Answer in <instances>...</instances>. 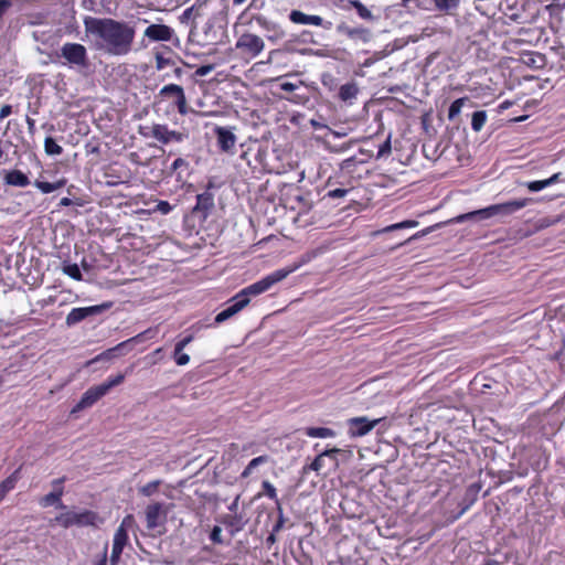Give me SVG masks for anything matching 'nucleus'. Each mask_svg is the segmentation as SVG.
Masks as SVG:
<instances>
[{"label": "nucleus", "instance_id": "56", "mask_svg": "<svg viewBox=\"0 0 565 565\" xmlns=\"http://www.w3.org/2000/svg\"><path fill=\"white\" fill-rule=\"evenodd\" d=\"M189 167V163L186 160H184L183 158H177L172 164H171V170L172 171H178L179 169L181 168H184L186 169Z\"/></svg>", "mask_w": 565, "mask_h": 565}, {"label": "nucleus", "instance_id": "5", "mask_svg": "<svg viewBox=\"0 0 565 565\" xmlns=\"http://www.w3.org/2000/svg\"><path fill=\"white\" fill-rule=\"evenodd\" d=\"M53 522L68 529L71 526H97L102 522L98 513L92 510H83L81 512L68 511L56 515Z\"/></svg>", "mask_w": 565, "mask_h": 565}, {"label": "nucleus", "instance_id": "59", "mask_svg": "<svg viewBox=\"0 0 565 565\" xmlns=\"http://www.w3.org/2000/svg\"><path fill=\"white\" fill-rule=\"evenodd\" d=\"M12 7L11 0H0V19L8 12V10Z\"/></svg>", "mask_w": 565, "mask_h": 565}, {"label": "nucleus", "instance_id": "4", "mask_svg": "<svg viewBox=\"0 0 565 565\" xmlns=\"http://www.w3.org/2000/svg\"><path fill=\"white\" fill-rule=\"evenodd\" d=\"M56 56L63 58V64L71 67L87 68L89 66L87 49L81 43H64L56 52Z\"/></svg>", "mask_w": 565, "mask_h": 565}, {"label": "nucleus", "instance_id": "3", "mask_svg": "<svg viewBox=\"0 0 565 565\" xmlns=\"http://www.w3.org/2000/svg\"><path fill=\"white\" fill-rule=\"evenodd\" d=\"M298 266H292L289 268H280L277 269L267 276L263 277L260 280L243 288L236 295L241 300L246 301V307L250 302L252 297H256L269 290L275 284L284 280L288 275L295 271Z\"/></svg>", "mask_w": 565, "mask_h": 565}, {"label": "nucleus", "instance_id": "54", "mask_svg": "<svg viewBox=\"0 0 565 565\" xmlns=\"http://www.w3.org/2000/svg\"><path fill=\"white\" fill-rule=\"evenodd\" d=\"M348 192H349V189L337 188L333 190H329L326 196L331 198V199H339V198H343Z\"/></svg>", "mask_w": 565, "mask_h": 565}, {"label": "nucleus", "instance_id": "30", "mask_svg": "<svg viewBox=\"0 0 565 565\" xmlns=\"http://www.w3.org/2000/svg\"><path fill=\"white\" fill-rule=\"evenodd\" d=\"M305 435L311 438H331L335 436V431L328 427H307Z\"/></svg>", "mask_w": 565, "mask_h": 565}, {"label": "nucleus", "instance_id": "11", "mask_svg": "<svg viewBox=\"0 0 565 565\" xmlns=\"http://www.w3.org/2000/svg\"><path fill=\"white\" fill-rule=\"evenodd\" d=\"M174 31L166 24H150L146 28L143 36L152 42H169L172 40Z\"/></svg>", "mask_w": 565, "mask_h": 565}, {"label": "nucleus", "instance_id": "1", "mask_svg": "<svg viewBox=\"0 0 565 565\" xmlns=\"http://www.w3.org/2000/svg\"><path fill=\"white\" fill-rule=\"evenodd\" d=\"M85 31L96 36L98 47L105 50L111 55L128 54L135 41L136 30L124 21L111 18H84Z\"/></svg>", "mask_w": 565, "mask_h": 565}, {"label": "nucleus", "instance_id": "29", "mask_svg": "<svg viewBox=\"0 0 565 565\" xmlns=\"http://www.w3.org/2000/svg\"><path fill=\"white\" fill-rule=\"evenodd\" d=\"M358 93V85L354 82H350L340 86L338 96L342 102H348L355 98Z\"/></svg>", "mask_w": 565, "mask_h": 565}, {"label": "nucleus", "instance_id": "22", "mask_svg": "<svg viewBox=\"0 0 565 565\" xmlns=\"http://www.w3.org/2000/svg\"><path fill=\"white\" fill-rule=\"evenodd\" d=\"M132 521H134V516L130 514L124 518L121 524L119 525V527L116 530V532L114 534V540H113L114 546H118L124 550V547L128 543V531H127L126 526L128 524H130Z\"/></svg>", "mask_w": 565, "mask_h": 565}, {"label": "nucleus", "instance_id": "43", "mask_svg": "<svg viewBox=\"0 0 565 565\" xmlns=\"http://www.w3.org/2000/svg\"><path fill=\"white\" fill-rule=\"evenodd\" d=\"M210 540L213 544H218V545L224 544L221 526H218V525L213 526V529L210 532Z\"/></svg>", "mask_w": 565, "mask_h": 565}, {"label": "nucleus", "instance_id": "23", "mask_svg": "<svg viewBox=\"0 0 565 565\" xmlns=\"http://www.w3.org/2000/svg\"><path fill=\"white\" fill-rule=\"evenodd\" d=\"M531 202V199L513 200L504 203L497 204V215H509L512 214Z\"/></svg>", "mask_w": 565, "mask_h": 565}, {"label": "nucleus", "instance_id": "58", "mask_svg": "<svg viewBox=\"0 0 565 565\" xmlns=\"http://www.w3.org/2000/svg\"><path fill=\"white\" fill-rule=\"evenodd\" d=\"M301 82L298 83H291V82H282L279 86L282 90L291 93L299 88Z\"/></svg>", "mask_w": 565, "mask_h": 565}, {"label": "nucleus", "instance_id": "8", "mask_svg": "<svg viewBox=\"0 0 565 565\" xmlns=\"http://www.w3.org/2000/svg\"><path fill=\"white\" fill-rule=\"evenodd\" d=\"M168 510L164 503L154 502L148 504L145 511L147 529L154 530L163 525L167 520Z\"/></svg>", "mask_w": 565, "mask_h": 565}, {"label": "nucleus", "instance_id": "57", "mask_svg": "<svg viewBox=\"0 0 565 565\" xmlns=\"http://www.w3.org/2000/svg\"><path fill=\"white\" fill-rule=\"evenodd\" d=\"M122 551H124L122 548L113 545L111 555H110L111 565H116L118 563Z\"/></svg>", "mask_w": 565, "mask_h": 565}, {"label": "nucleus", "instance_id": "33", "mask_svg": "<svg viewBox=\"0 0 565 565\" xmlns=\"http://www.w3.org/2000/svg\"><path fill=\"white\" fill-rule=\"evenodd\" d=\"M338 31L347 34L351 39H365V36L369 34V31L364 28H349L345 24L338 25Z\"/></svg>", "mask_w": 565, "mask_h": 565}, {"label": "nucleus", "instance_id": "32", "mask_svg": "<svg viewBox=\"0 0 565 565\" xmlns=\"http://www.w3.org/2000/svg\"><path fill=\"white\" fill-rule=\"evenodd\" d=\"M34 185L42 192V193H52L65 185V180H58L56 182H46V181H40L36 180L34 182Z\"/></svg>", "mask_w": 565, "mask_h": 565}, {"label": "nucleus", "instance_id": "25", "mask_svg": "<svg viewBox=\"0 0 565 565\" xmlns=\"http://www.w3.org/2000/svg\"><path fill=\"white\" fill-rule=\"evenodd\" d=\"M494 215V205H489L484 209L472 211L456 217L457 223H462L468 220H486Z\"/></svg>", "mask_w": 565, "mask_h": 565}, {"label": "nucleus", "instance_id": "63", "mask_svg": "<svg viewBox=\"0 0 565 565\" xmlns=\"http://www.w3.org/2000/svg\"><path fill=\"white\" fill-rule=\"evenodd\" d=\"M559 177H561V173H559V172H557V173H554V174H553L552 177H550L548 179H546V180H547V182H548V186H550V185H552V184H554V183H556V182H558Z\"/></svg>", "mask_w": 565, "mask_h": 565}, {"label": "nucleus", "instance_id": "6", "mask_svg": "<svg viewBox=\"0 0 565 565\" xmlns=\"http://www.w3.org/2000/svg\"><path fill=\"white\" fill-rule=\"evenodd\" d=\"M160 102H164L172 110L185 116L189 113V106L184 89L178 84L164 85L158 94Z\"/></svg>", "mask_w": 565, "mask_h": 565}, {"label": "nucleus", "instance_id": "53", "mask_svg": "<svg viewBox=\"0 0 565 565\" xmlns=\"http://www.w3.org/2000/svg\"><path fill=\"white\" fill-rule=\"evenodd\" d=\"M172 61L162 56L161 54H157L156 56V68L158 71L163 70L166 66L170 65Z\"/></svg>", "mask_w": 565, "mask_h": 565}, {"label": "nucleus", "instance_id": "31", "mask_svg": "<svg viewBox=\"0 0 565 565\" xmlns=\"http://www.w3.org/2000/svg\"><path fill=\"white\" fill-rule=\"evenodd\" d=\"M269 460V457L267 455L258 456L256 458H253L248 465L245 467V469L241 473L242 479H247L252 473L253 470L264 463H267Z\"/></svg>", "mask_w": 565, "mask_h": 565}, {"label": "nucleus", "instance_id": "61", "mask_svg": "<svg viewBox=\"0 0 565 565\" xmlns=\"http://www.w3.org/2000/svg\"><path fill=\"white\" fill-rule=\"evenodd\" d=\"M66 481V477H61L58 479H55L52 481V487H53V490H56V489H63L64 490V482Z\"/></svg>", "mask_w": 565, "mask_h": 565}, {"label": "nucleus", "instance_id": "49", "mask_svg": "<svg viewBox=\"0 0 565 565\" xmlns=\"http://www.w3.org/2000/svg\"><path fill=\"white\" fill-rule=\"evenodd\" d=\"M173 210V206L168 201H159L154 207L156 212H159L163 215L169 214Z\"/></svg>", "mask_w": 565, "mask_h": 565}, {"label": "nucleus", "instance_id": "9", "mask_svg": "<svg viewBox=\"0 0 565 565\" xmlns=\"http://www.w3.org/2000/svg\"><path fill=\"white\" fill-rule=\"evenodd\" d=\"M385 418L370 420L367 417H352L348 420L349 434L352 437H362L367 435L376 425Z\"/></svg>", "mask_w": 565, "mask_h": 565}, {"label": "nucleus", "instance_id": "44", "mask_svg": "<svg viewBox=\"0 0 565 565\" xmlns=\"http://www.w3.org/2000/svg\"><path fill=\"white\" fill-rule=\"evenodd\" d=\"M173 359H174L175 364L179 366L186 365L190 362L189 354L184 353L183 351H179V353H178L177 348H174V351H173Z\"/></svg>", "mask_w": 565, "mask_h": 565}, {"label": "nucleus", "instance_id": "16", "mask_svg": "<svg viewBox=\"0 0 565 565\" xmlns=\"http://www.w3.org/2000/svg\"><path fill=\"white\" fill-rule=\"evenodd\" d=\"M218 521L221 524L225 526V529L228 531L232 537L235 536L238 532H241L246 524V521L244 520L243 515L237 513L224 514L220 518Z\"/></svg>", "mask_w": 565, "mask_h": 565}, {"label": "nucleus", "instance_id": "27", "mask_svg": "<svg viewBox=\"0 0 565 565\" xmlns=\"http://www.w3.org/2000/svg\"><path fill=\"white\" fill-rule=\"evenodd\" d=\"M63 489H56L51 491L50 493L43 495L39 503L42 508H47L51 505H56L58 508L64 509L65 505L62 503Z\"/></svg>", "mask_w": 565, "mask_h": 565}, {"label": "nucleus", "instance_id": "50", "mask_svg": "<svg viewBox=\"0 0 565 565\" xmlns=\"http://www.w3.org/2000/svg\"><path fill=\"white\" fill-rule=\"evenodd\" d=\"M510 107H518V108H520V109H521V108H523V106H522V105H520V104L518 103V100H514V102L504 100V102H502V103L498 106V108H497V113H499L500 115H502V114H503V111H504L505 109L510 108Z\"/></svg>", "mask_w": 565, "mask_h": 565}, {"label": "nucleus", "instance_id": "26", "mask_svg": "<svg viewBox=\"0 0 565 565\" xmlns=\"http://www.w3.org/2000/svg\"><path fill=\"white\" fill-rule=\"evenodd\" d=\"M4 183L8 185L24 188L30 184V180L21 170L13 169L6 173Z\"/></svg>", "mask_w": 565, "mask_h": 565}, {"label": "nucleus", "instance_id": "17", "mask_svg": "<svg viewBox=\"0 0 565 565\" xmlns=\"http://www.w3.org/2000/svg\"><path fill=\"white\" fill-rule=\"evenodd\" d=\"M214 207V196L211 192L205 191L196 195V204L193 207L194 214H201L203 218L207 216L211 210Z\"/></svg>", "mask_w": 565, "mask_h": 565}, {"label": "nucleus", "instance_id": "48", "mask_svg": "<svg viewBox=\"0 0 565 565\" xmlns=\"http://www.w3.org/2000/svg\"><path fill=\"white\" fill-rule=\"evenodd\" d=\"M277 511H278V520L276 521L275 525L273 526L274 533H278L285 524L281 503H278Z\"/></svg>", "mask_w": 565, "mask_h": 565}, {"label": "nucleus", "instance_id": "24", "mask_svg": "<svg viewBox=\"0 0 565 565\" xmlns=\"http://www.w3.org/2000/svg\"><path fill=\"white\" fill-rule=\"evenodd\" d=\"M521 63L535 70L543 68L546 64L545 55L539 52H525L521 55Z\"/></svg>", "mask_w": 565, "mask_h": 565}, {"label": "nucleus", "instance_id": "37", "mask_svg": "<svg viewBox=\"0 0 565 565\" xmlns=\"http://www.w3.org/2000/svg\"><path fill=\"white\" fill-rule=\"evenodd\" d=\"M263 492L258 493V497L266 495L269 499L274 500L276 502V508L278 507V503H280V500L277 497L276 488L267 480H264L262 483Z\"/></svg>", "mask_w": 565, "mask_h": 565}, {"label": "nucleus", "instance_id": "52", "mask_svg": "<svg viewBox=\"0 0 565 565\" xmlns=\"http://www.w3.org/2000/svg\"><path fill=\"white\" fill-rule=\"evenodd\" d=\"M213 70H214L213 64L201 65L195 70L194 76H198V77L205 76V75L210 74Z\"/></svg>", "mask_w": 565, "mask_h": 565}, {"label": "nucleus", "instance_id": "41", "mask_svg": "<svg viewBox=\"0 0 565 565\" xmlns=\"http://www.w3.org/2000/svg\"><path fill=\"white\" fill-rule=\"evenodd\" d=\"M63 273L75 280H82L83 276L77 264H66L63 266Z\"/></svg>", "mask_w": 565, "mask_h": 565}, {"label": "nucleus", "instance_id": "47", "mask_svg": "<svg viewBox=\"0 0 565 565\" xmlns=\"http://www.w3.org/2000/svg\"><path fill=\"white\" fill-rule=\"evenodd\" d=\"M391 151H392L391 138L387 137L386 140L382 145L379 146L377 158L388 156L391 153Z\"/></svg>", "mask_w": 565, "mask_h": 565}, {"label": "nucleus", "instance_id": "40", "mask_svg": "<svg viewBox=\"0 0 565 565\" xmlns=\"http://www.w3.org/2000/svg\"><path fill=\"white\" fill-rule=\"evenodd\" d=\"M160 484L161 480L150 481L139 489V493L142 494L143 497H151L158 491Z\"/></svg>", "mask_w": 565, "mask_h": 565}, {"label": "nucleus", "instance_id": "13", "mask_svg": "<svg viewBox=\"0 0 565 565\" xmlns=\"http://www.w3.org/2000/svg\"><path fill=\"white\" fill-rule=\"evenodd\" d=\"M103 306L73 308L66 316V324L74 326L90 316L100 313L103 311Z\"/></svg>", "mask_w": 565, "mask_h": 565}, {"label": "nucleus", "instance_id": "46", "mask_svg": "<svg viewBox=\"0 0 565 565\" xmlns=\"http://www.w3.org/2000/svg\"><path fill=\"white\" fill-rule=\"evenodd\" d=\"M527 189L531 191V192H537V191H541L545 188L548 186V182L547 180H536V181H531L526 184Z\"/></svg>", "mask_w": 565, "mask_h": 565}, {"label": "nucleus", "instance_id": "51", "mask_svg": "<svg viewBox=\"0 0 565 565\" xmlns=\"http://www.w3.org/2000/svg\"><path fill=\"white\" fill-rule=\"evenodd\" d=\"M478 490H479V488H476L475 486H471L467 489L465 500L469 499V503L465 508H462L461 513H463L468 509V507L475 501V497H476Z\"/></svg>", "mask_w": 565, "mask_h": 565}, {"label": "nucleus", "instance_id": "18", "mask_svg": "<svg viewBox=\"0 0 565 565\" xmlns=\"http://www.w3.org/2000/svg\"><path fill=\"white\" fill-rule=\"evenodd\" d=\"M340 450L338 448H332V449H327V450H323L322 452H320L313 460L311 463L309 465H305L302 467V473L303 475H307L309 473L310 471H315L317 473H320V471L322 470V468L324 467V457H331L333 459H335V455L339 452Z\"/></svg>", "mask_w": 565, "mask_h": 565}, {"label": "nucleus", "instance_id": "12", "mask_svg": "<svg viewBox=\"0 0 565 565\" xmlns=\"http://www.w3.org/2000/svg\"><path fill=\"white\" fill-rule=\"evenodd\" d=\"M499 10L502 12L504 23L510 21H520L523 18V6L520 0H501Z\"/></svg>", "mask_w": 565, "mask_h": 565}, {"label": "nucleus", "instance_id": "64", "mask_svg": "<svg viewBox=\"0 0 565 565\" xmlns=\"http://www.w3.org/2000/svg\"><path fill=\"white\" fill-rule=\"evenodd\" d=\"M276 542V533L271 531V533L266 539V544L268 546L273 545Z\"/></svg>", "mask_w": 565, "mask_h": 565}, {"label": "nucleus", "instance_id": "62", "mask_svg": "<svg viewBox=\"0 0 565 565\" xmlns=\"http://www.w3.org/2000/svg\"><path fill=\"white\" fill-rule=\"evenodd\" d=\"M107 545L104 547L103 555L100 559L96 563V565H107Z\"/></svg>", "mask_w": 565, "mask_h": 565}, {"label": "nucleus", "instance_id": "10", "mask_svg": "<svg viewBox=\"0 0 565 565\" xmlns=\"http://www.w3.org/2000/svg\"><path fill=\"white\" fill-rule=\"evenodd\" d=\"M151 137L163 145L182 142L186 136L182 132L170 130L167 125L156 124L151 128Z\"/></svg>", "mask_w": 565, "mask_h": 565}, {"label": "nucleus", "instance_id": "45", "mask_svg": "<svg viewBox=\"0 0 565 565\" xmlns=\"http://www.w3.org/2000/svg\"><path fill=\"white\" fill-rule=\"evenodd\" d=\"M435 3L439 10H450L458 7L459 0H435Z\"/></svg>", "mask_w": 565, "mask_h": 565}, {"label": "nucleus", "instance_id": "2", "mask_svg": "<svg viewBox=\"0 0 565 565\" xmlns=\"http://www.w3.org/2000/svg\"><path fill=\"white\" fill-rule=\"evenodd\" d=\"M127 373H128V371L125 373H118L116 375H111L105 382L89 387L82 395L78 403L73 407L72 413H77L83 409L92 407L102 397H104L113 387H116V386L122 384L126 379Z\"/></svg>", "mask_w": 565, "mask_h": 565}, {"label": "nucleus", "instance_id": "55", "mask_svg": "<svg viewBox=\"0 0 565 565\" xmlns=\"http://www.w3.org/2000/svg\"><path fill=\"white\" fill-rule=\"evenodd\" d=\"M194 339V335L193 334H189L186 337H184L183 339H181L180 341H178L174 345V348H177V351H183L184 348L191 343Z\"/></svg>", "mask_w": 565, "mask_h": 565}, {"label": "nucleus", "instance_id": "7", "mask_svg": "<svg viewBox=\"0 0 565 565\" xmlns=\"http://www.w3.org/2000/svg\"><path fill=\"white\" fill-rule=\"evenodd\" d=\"M235 47L244 56L255 58L264 51L265 43L259 35L245 32L237 39Z\"/></svg>", "mask_w": 565, "mask_h": 565}, {"label": "nucleus", "instance_id": "60", "mask_svg": "<svg viewBox=\"0 0 565 565\" xmlns=\"http://www.w3.org/2000/svg\"><path fill=\"white\" fill-rule=\"evenodd\" d=\"M12 113V106L7 104V105H3L0 109V120L9 117Z\"/></svg>", "mask_w": 565, "mask_h": 565}, {"label": "nucleus", "instance_id": "28", "mask_svg": "<svg viewBox=\"0 0 565 565\" xmlns=\"http://www.w3.org/2000/svg\"><path fill=\"white\" fill-rule=\"evenodd\" d=\"M20 471L21 467H19L9 477H7L3 481L0 482V502L4 499L9 491L15 488L17 482L20 479Z\"/></svg>", "mask_w": 565, "mask_h": 565}, {"label": "nucleus", "instance_id": "34", "mask_svg": "<svg viewBox=\"0 0 565 565\" xmlns=\"http://www.w3.org/2000/svg\"><path fill=\"white\" fill-rule=\"evenodd\" d=\"M201 4L195 2L193 6L186 8L182 14L179 17L181 23L188 24L191 20H194L200 15Z\"/></svg>", "mask_w": 565, "mask_h": 565}, {"label": "nucleus", "instance_id": "20", "mask_svg": "<svg viewBox=\"0 0 565 565\" xmlns=\"http://www.w3.org/2000/svg\"><path fill=\"white\" fill-rule=\"evenodd\" d=\"M156 333H157L156 329L149 328V329L145 330L143 332H140L136 337H132L129 340L124 341V342L117 344L116 347L107 350L106 352L103 353V355L116 356L117 352L122 350L129 342H141L147 339H152L156 335Z\"/></svg>", "mask_w": 565, "mask_h": 565}, {"label": "nucleus", "instance_id": "36", "mask_svg": "<svg viewBox=\"0 0 565 565\" xmlns=\"http://www.w3.org/2000/svg\"><path fill=\"white\" fill-rule=\"evenodd\" d=\"M44 150L49 156H60L63 152V148L52 137L45 138Z\"/></svg>", "mask_w": 565, "mask_h": 565}, {"label": "nucleus", "instance_id": "14", "mask_svg": "<svg viewBox=\"0 0 565 565\" xmlns=\"http://www.w3.org/2000/svg\"><path fill=\"white\" fill-rule=\"evenodd\" d=\"M214 134L216 136L217 146L223 152H230L234 149L236 143V136L231 129L226 127H215Z\"/></svg>", "mask_w": 565, "mask_h": 565}, {"label": "nucleus", "instance_id": "39", "mask_svg": "<svg viewBox=\"0 0 565 565\" xmlns=\"http://www.w3.org/2000/svg\"><path fill=\"white\" fill-rule=\"evenodd\" d=\"M417 225H418L417 221L406 220V221H403L399 223L388 225V226L384 227L383 230L379 231V233H385V232H391V231L401 230V228H413V227H416Z\"/></svg>", "mask_w": 565, "mask_h": 565}, {"label": "nucleus", "instance_id": "42", "mask_svg": "<svg viewBox=\"0 0 565 565\" xmlns=\"http://www.w3.org/2000/svg\"><path fill=\"white\" fill-rule=\"evenodd\" d=\"M527 117H529L527 115H521L519 110L514 109L511 113V115H508L507 117L500 118L499 121L501 122L500 125L513 124V122L523 121Z\"/></svg>", "mask_w": 565, "mask_h": 565}, {"label": "nucleus", "instance_id": "38", "mask_svg": "<svg viewBox=\"0 0 565 565\" xmlns=\"http://www.w3.org/2000/svg\"><path fill=\"white\" fill-rule=\"evenodd\" d=\"M487 120L486 111L478 110L472 114L471 127L475 131H480Z\"/></svg>", "mask_w": 565, "mask_h": 565}, {"label": "nucleus", "instance_id": "15", "mask_svg": "<svg viewBox=\"0 0 565 565\" xmlns=\"http://www.w3.org/2000/svg\"><path fill=\"white\" fill-rule=\"evenodd\" d=\"M230 306L215 316V323H223L246 307V301L241 300L237 295L230 299Z\"/></svg>", "mask_w": 565, "mask_h": 565}, {"label": "nucleus", "instance_id": "19", "mask_svg": "<svg viewBox=\"0 0 565 565\" xmlns=\"http://www.w3.org/2000/svg\"><path fill=\"white\" fill-rule=\"evenodd\" d=\"M335 6L342 10L354 8L359 17L363 20H373L372 12L360 0H338Z\"/></svg>", "mask_w": 565, "mask_h": 565}, {"label": "nucleus", "instance_id": "35", "mask_svg": "<svg viewBox=\"0 0 565 565\" xmlns=\"http://www.w3.org/2000/svg\"><path fill=\"white\" fill-rule=\"evenodd\" d=\"M468 100H469L468 97H461V98L454 100L448 109V119L455 120L459 116L462 106Z\"/></svg>", "mask_w": 565, "mask_h": 565}, {"label": "nucleus", "instance_id": "21", "mask_svg": "<svg viewBox=\"0 0 565 565\" xmlns=\"http://www.w3.org/2000/svg\"><path fill=\"white\" fill-rule=\"evenodd\" d=\"M289 20L296 24H311L316 26L323 25V19L319 15H309L299 10H292L289 13Z\"/></svg>", "mask_w": 565, "mask_h": 565}]
</instances>
